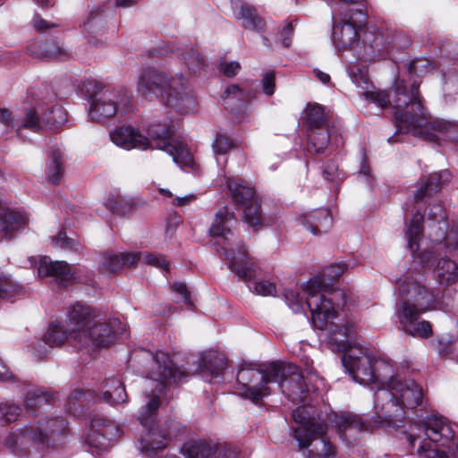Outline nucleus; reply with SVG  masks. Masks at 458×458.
<instances>
[{
    "label": "nucleus",
    "instance_id": "c85d7f7f",
    "mask_svg": "<svg viewBox=\"0 0 458 458\" xmlns=\"http://www.w3.org/2000/svg\"><path fill=\"white\" fill-rule=\"evenodd\" d=\"M429 425L424 421L422 425H418L411 429L408 436L410 446L419 458H429V437L428 429Z\"/></svg>",
    "mask_w": 458,
    "mask_h": 458
},
{
    "label": "nucleus",
    "instance_id": "bf43d9fd",
    "mask_svg": "<svg viewBox=\"0 0 458 458\" xmlns=\"http://www.w3.org/2000/svg\"><path fill=\"white\" fill-rule=\"evenodd\" d=\"M254 292L262 296H273L276 293V288L274 283L260 280L254 284Z\"/></svg>",
    "mask_w": 458,
    "mask_h": 458
},
{
    "label": "nucleus",
    "instance_id": "4c0bfd02",
    "mask_svg": "<svg viewBox=\"0 0 458 458\" xmlns=\"http://www.w3.org/2000/svg\"><path fill=\"white\" fill-rule=\"evenodd\" d=\"M243 208V221L255 230L266 225V218L263 216L258 197L253 201L242 206Z\"/></svg>",
    "mask_w": 458,
    "mask_h": 458
},
{
    "label": "nucleus",
    "instance_id": "f8f14e48",
    "mask_svg": "<svg viewBox=\"0 0 458 458\" xmlns=\"http://www.w3.org/2000/svg\"><path fill=\"white\" fill-rule=\"evenodd\" d=\"M448 420L431 411V458H458V441Z\"/></svg>",
    "mask_w": 458,
    "mask_h": 458
},
{
    "label": "nucleus",
    "instance_id": "6e6552de",
    "mask_svg": "<svg viewBox=\"0 0 458 458\" xmlns=\"http://www.w3.org/2000/svg\"><path fill=\"white\" fill-rule=\"evenodd\" d=\"M237 223L233 213L229 212L226 208L220 209L215 216L214 222L209 229L210 235L221 238L224 246L221 247V255L230 261V270L242 281H250L257 275L258 266L247 255L244 245H239L237 254L231 247L230 237L233 236L232 227Z\"/></svg>",
    "mask_w": 458,
    "mask_h": 458
},
{
    "label": "nucleus",
    "instance_id": "423d86ee",
    "mask_svg": "<svg viewBox=\"0 0 458 458\" xmlns=\"http://www.w3.org/2000/svg\"><path fill=\"white\" fill-rule=\"evenodd\" d=\"M423 392L414 380H399L391 389L379 388L374 394V422L391 425L394 420L404 417V409H414L421 404Z\"/></svg>",
    "mask_w": 458,
    "mask_h": 458
},
{
    "label": "nucleus",
    "instance_id": "aec40b11",
    "mask_svg": "<svg viewBox=\"0 0 458 458\" xmlns=\"http://www.w3.org/2000/svg\"><path fill=\"white\" fill-rule=\"evenodd\" d=\"M114 431H116V428L109 420L100 418L94 419L86 438L89 451L93 454H99L106 451L114 436Z\"/></svg>",
    "mask_w": 458,
    "mask_h": 458
},
{
    "label": "nucleus",
    "instance_id": "f704fd0d",
    "mask_svg": "<svg viewBox=\"0 0 458 458\" xmlns=\"http://www.w3.org/2000/svg\"><path fill=\"white\" fill-rule=\"evenodd\" d=\"M432 274L440 284H449L458 279V266L450 259H442L435 266Z\"/></svg>",
    "mask_w": 458,
    "mask_h": 458
},
{
    "label": "nucleus",
    "instance_id": "cd10ccee",
    "mask_svg": "<svg viewBox=\"0 0 458 458\" xmlns=\"http://www.w3.org/2000/svg\"><path fill=\"white\" fill-rule=\"evenodd\" d=\"M13 128L17 133L23 129L38 132L45 128L43 113H39L36 107H26L21 114L15 117Z\"/></svg>",
    "mask_w": 458,
    "mask_h": 458
},
{
    "label": "nucleus",
    "instance_id": "5fc2aeb1",
    "mask_svg": "<svg viewBox=\"0 0 458 458\" xmlns=\"http://www.w3.org/2000/svg\"><path fill=\"white\" fill-rule=\"evenodd\" d=\"M451 173L448 170H441L431 174V191H438L451 180Z\"/></svg>",
    "mask_w": 458,
    "mask_h": 458
},
{
    "label": "nucleus",
    "instance_id": "72a5a7b5",
    "mask_svg": "<svg viewBox=\"0 0 458 458\" xmlns=\"http://www.w3.org/2000/svg\"><path fill=\"white\" fill-rule=\"evenodd\" d=\"M64 173L63 154L59 148H53L48 154L46 165L47 180L52 184H59Z\"/></svg>",
    "mask_w": 458,
    "mask_h": 458
},
{
    "label": "nucleus",
    "instance_id": "bb28decb",
    "mask_svg": "<svg viewBox=\"0 0 458 458\" xmlns=\"http://www.w3.org/2000/svg\"><path fill=\"white\" fill-rule=\"evenodd\" d=\"M139 258V254H132V252H105L101 255L99 267L106 273H114L124 266L135 265Z\"/></svg>",
    "mask_w": 458,
    "mask_h": 458
},
{
    "label": "nucleus",
    "instance_id": "393cba45",
    "mask_svg": "<svg viewBox=\"0 0 458 458\" xmlns=\"http://www.w3.org/2000/svg\"><path fill=\"white\" fill-rule=\"evenodd\" d=\"M373 382L372 389L377 391L379 388L391 389L392 384L398 382L400 379L394 376V366L390 361L377 359L373 355Z\"/></svg>",
    "mask_w": 458,
    "mask_h": 458
},
{
    "label": "nucleus",
    "instance_id": "6e6d98bb",
    "mask_svg": "<svg viewBox=\"0 0 458 458\" xmlns=\"http://www.w3.org/2000/svg\"><path fill=\"white\" fill-rule=\"evenodd\" d=\"M217 67L219 72L226 77L235 76L241 69L240 64L231 59H219Z\"/></svg>",
    "mask_w": 458,
    "mask_h": 458
},
{
    "label": "nucleus",
    "instance_id": "412c9836",
    "mask_svg": "<svg viewBox=\"0 0 458 458\" xmlns=\"http://www.w3.org/2000/svg\"><path fill=\"white\" fill-rule=\"evenodd\" d=\"M38 274L41 277L50 276L64 287L79 280L77 270L64 261H53L48 257L40 259Z\"/></svg>",
    "mask_w": 458,
    "mask_h": 458
},
{
    "label": "nucleus",
    "instance_id": "c9c22d12",
    "mask_svg": "<svg viewBox=\"0 0 458 458\" xmlns=\"http://www.w3.org/2000/svg\"><path fill=\"white\" fill-rule=\"evenodd\" d=\"M458 137L457 129L454 124L436 119L431 121V143L437 142L439 144L440 140H454Z\"/></svg>",
    "mask_w": 458,
    "mask_h": 458
},
{
    "label": "nucleus",
    "instance_id": "8fccbe9b",
    "mask_svg": "<svg viewBox=\"0 0 458 458\" xmlns=\"http://www.w3.org/2000/svg\"><path fill=\"white\" fill-rule=\"evenodd\" d=\"M37 48L40 51V57H55L56 55H67L65 50L55 41L38 43Z\"/></svg>",
    "mask_w": 458,
    "mask_h": 458
},
{
    "label": "nucleus",
    "instance_id": "4be33fe9",
    "mask_svg": "<svg viewBox=\"0 0 458 458\" xmlns=\"http://www.w3.org/2000/svg\"><path fill=\"white\" fill-rule=\"evenodd\" d=\"M364 43L372 50L371 55H383V50L391 55L394 49L407 48L411 45V40L404 34L396 33L392 37L391 41L386 42L384 35L377 30H369L365 32ZM366 54L370 55L369 52Z\"/></svg>",
    "mask_w": 458,
    "mask_h": 458
},
{
    "label": "nucleus",
    "instance_id": "49530a36",
    "mask_svg": "<svg viewBox=\"0 0 458 458\" xmlns=\"http://www.w3.org/2000/svg\"><path fill=\"white\" fill-rule=\"evenodd\" d=\"M23 288L13 282L9 276L0 274V299H7L21 294Z\"/></svg>",
    "mask_w": 458,
    "mask_h": 458
},
{
    "label": "nucleus",
    "instance_id": "09e8293b",
    "mask_svg": "<svg viewBox=\"0 0 458 458\" xmlns=\"http://www.w3.org/2000/svg\"><path fill=\"white\" fill-rule=\"evenodd\" d=\"M107 208L115 214L124 215L131 207V200L125 199L121 195H113L106 200Z\"/></svg>",
    "mask_w": 458,
    "mask_h": 458
},
{
    "label": "nucleus",
    "instance_id": "37998d69",
    "mask_svg": "<svg viewBox=\"0 0 458 458\" xmlns=\"http://www.w3.org/2000/svg\"><path fill=\"white\" fill-rule=\"evenodd\" d=\"M309 139L317 152H323L330 140V132L327 126L322 129L310 130Z\"/></svg>",
    "mask_w": 458,
    "mask_h": 458
},
{
    "label": "nucleus",
    "instance_id": "c756f323",
    "mask_svg": "<svg viewBox=\"0 0 458 458\" xmlns=\"http://www.w3.org/2000/svg\"><path fill=\"white\" fill-rule=\"evenodd\" d=\"M216 444L208 441L191 440L182 445L181 454L185 458H215Z\"/></svg>",
    "mask_w": 458,
    "mask_h": 458
},
{
    "label": "nucleus",
    "instance_id": "0e129e2a",
    "mask_svg": "<svg viewBox=\"0 0 458 458\" xmlns=\"http://www.w3.org/2000/svg\"><path fill=\"white\" fill-rule=\"evenodd\" d=\"M323 176L329 182H335L340 179V172L336 164L333 161L327 163L323 168Z\"/></svg>",
    "mask_w": 458,
    "mask_h": 458
},
{
    "label": "nucleus",
    "instance_id": "e433bc0d",
    "mask_svg": "<svg viewBox=\"0 0 458 458\" xmlns=\"http://www.w3.org/2000/svg\"><path fill=\"white\" fill-rule=\"evenodd\" d=\"M333 421L340 430V434L352 429L358 431L368 429V425L360 416L349 412L335 413Z\"/></svg>",
    "mask_w": 458,
    "mask_h": 458
},
{
    "label": "nucleus",
    "instance_id": "4468645a",
    "mask_svg": "<svg viewBox=\"0 0 458 458\" xmlns=\"http://www.w3.org/2000/svg\"><path fill=\"white\" fill-rule=\"evenodd\" d=\"M159 102L181 114L191 111L195 100L187 79L182 74L171 75Z\"/></svg>",
    "mask_w": 458,
    "mask_h": 458
},
{
    "label": "nucleus",
    "instance_id": "5701e85b",
    "mask_svg": "<svg viewBox=\"0 0 458 458\" xmlns=\"http://www.w3.org/2000/svg\"><path fill=\"white\" fill-rule=\"evenodd\" d=\"M231 7L236 20L242 21V26L246 30L261 31L265 27V21L260 17L256 8L242 0H232Z\"/></svg>",
    "mask_w": 458,
    "mask_h": 458
},
{
    "label": "nucleus",
    "instance_id": "9d476101",
    "mask_svg": "<svg viewBox=\"0 0 458 458\" xmlns=\"http://www.w3.org/2000/svg\"><path fill=\"white\" fill-rule=\"evenodd\" d=\"M303 409L293 411L294 420L299 426L293 430V437L298 442L300 449H305L312 445L306 458H329L335 454V447L326 438L327 425L324 420H310L302 416Z\"/></svg>",
    "mask_w": 458,
    "mask_h": 458
},
{
    "label": "nucleus",
    "instance_id": "ea45409f",
    "mask_svg": "<svg viewBox=\"0 0 458 458\" xmlns=\"http://www.w3.org/2000/svg\"><path fill=\"white\" fill-rule=\"evenodd\" d=\"M226 368V359L224 355L209 357L204 361L203 373L210 376V381L216 383L223 382L222 375Z\"/></svg>",
    "mask_w": 458,
    "mask_h": 458
},
{
    "label": "nucleus",
    "instance_id": "f3484780",
    "mask_svg": "<svg viewBox=\"0 0 458 458\" xmlns=\"http://www.w3.org/2000/svg\"><path fill=\"white\" fill-rule=\"evenodd\" d=\"M335 307L337 306L333 305L334 315L327 319L326 327L320 328L313 323L312 326L318 330L327 331L326 341L332 351L346 353L351 348L358 346H352L350 343V338L356 333L358 325L352 319H347L341 324L335 323L334 319L337 318Z\"/></svg>",
    "mask_w": 458,
    "mask_h": 458
},
{
    "label": "nucleus",
    "instance_id": "de8ad7c7",
    "mask_svg": "<svg viewBox=\"0 0 458 458\" xmlns=\"http://www.w3.org/2000/svg\"><path fill=\"white\" fill-rule=\"evenodd\" d=\"M21 413V408L13 403H0V426L15 421Z\"/></svg>",
    "mask_w": 458,
    "mask_h": 458
},
{
    "label": "nucleus",
    "instance_id": "3c124183",
    "mask_svg": "<svg viewBox=\"0 0 458 458\" xmlns=\"http://www.w3.org/2000/svg\"><path fill=\"white\" fill-rule=\"evenodd\" d=\"M132 254L140 255L138 262L142 261L145 264L155 266L163 270L168 269V262L159 255L148 252H132Z\"/></svg>",
    "mask_w": 458,
    "mask_h": 458
},
{
    "label": "nucleus",
    "instance_id": "4d7b16f0",
    "mask_svg": "<svg viewBox=\"0 0 458 458\" xmlns=\"http://www.w3.org/2000/svg\"><path fill=\"white\" fill-rule=\"evenodd\" d=\"M262 91L267 96H272L276 89V74L274 71L265 72L261 78Z\"/></svg>",
    "mask_w": 458,
    "mask_h": 458
},
{
    "label": "nucleus",
    "instance_id": "a19ab883",
    "mask_svg": "<svg viewBox=\"0 0 458 458\" xmlns=\"http://www.w3.org/2000/svg\"><path fill=\"white\" fill-rule=\"evenodd\" d=\"M54 400L55 395L53 394H49L40 388H33L28 391L25 403L28 410L34 411L35 407L40 406L43 403H52Z\"/></svg>",
    "mask_w": 458,
    "mask_h": 458
},
{
    "label": "nucleus",
    "instance_id": "9b49d317",
    "mask_svg": "<svg viewBox=\"0 0 458 458\" xmlns=\"http://www.w3.org/2000/svg\"><path fill=\"white\" fill-rule=\"evenodd\" d=\"M64 430V420L51 419L37 424L25 426L23 428L11 432L4 440V446L16 455L25 452L29 443L50 445V437Z\"/></svg>",
    "mask_w": 458,
    "mask_h": 458
},
{
    "label": "nucleus",
    "instance_id": "7ed1b4c3",
    "mask_svg": "<svg viewBox=\"0 0 458 458\" xmlns=\"http://www.w3.org/2000/svg\"><path fill=\"white\" fill-rule=\"evenodd\" d=\"M120 321L116 318L107 322L97 319L93 309L83 304L71 306L66 314V325L59 322L52 323L43 335L44 344L48 347L61 345L72 342L80 347H107L113 344L116 335V326Z\"/></svg>",
    "mask_w": 458,
    "mask_h": 458
},
{
    "label": "nucleus",
    "instance_id": "79ce46f5",
    "mask_svg": "<svg viewBox=\"0 0 458 458\" xmlns=\"http://www.w3.org/2000/svg\"><path fill=\"white\" fill-rule=\"evenodd\" d=\"M111 89L94 79L85 80L81 85V94L91 102L101 95H105Z\"/></svg>",
    "mask_w": 458,
    "mask_h": 458
},
{
    "label": "nucleus",
    "instance_id": "69168bd1",
    "mask_svg": "<svg viewBox=\"0 0 458 458\" xmlns=\"http://www.w3.org/2000/svg\"><path fill=\"white\" fill-rule=\"evenodd\" d=\"M51 349L52 347H48V344H44L43 337L31 345V352L38 358L47 356Z\"/></svg>",
    "mask_w": 458,
    "mask_h": 458
},
{
    "label": "nucleus",
    "instance_id": "052dcab7",
    "mask_svg": "<svg viewBox=\"0 0 458 458\" xmlns=\"http://www.w3.org/2000/svg\"><path fill=\"white\" fill-rule=\"evenodd\" d=\"M294 21L286 23L278 32V39L284 47H289L294 30Z\"/></svg>",
    "mask_w": 458,
    "mask_h": 458
},
{
    "label": "nucleus",
    "instance_id": "f03ea898",
    "mask_svg": "<svg viewBox=\"0 0 458 458\" xmlns=\"http://www.w3.org/2000/svg\"><path fill=\"white\" fill-rule=\"evenodd\" d=\"M305 377L293 364L274 361L264 369L254 364L243 365L238 371L237 382L240 395L257 402L270 394L269 383H277L282 393L294 403H304L310 391L316 390L317 386L310 383L311 377Z\"/></svg>",
    "mask_w": 458,
    "mask_h": 458
},
{
    "label": "nucleus",
    "instance_id": "473e14b6",
    "mask_svg": "<svg viewBox=\"0 0 458 458\" xmlns=\"http://www.w3.org/2000/svg\"><path fill=\"white\" fill-rule=\"evenodd\" d=\"M103 401L117 405L127 402L128 396L123 383L116 378H108L103 386Z\"/></svg>",
    "mask_w": 458,
    "mask_h": 458
},
{
    "label": "nucleus",
    "instance_id": "c03bdc74",
    "mask_svg": "<svg viewBox=\"0 0 458 458\" xmlns=\"http://www.w3.org/2000/svg\"><path fill=\"white\" fill-rule=\"evenodd\" d=\"M352 81L359 87L367 88L369 83L368 67L361 64H354L347 68Z\"/></svg>",
    "mask_w": 458,
    "mask_h": 458
},
{
    "label": "nucleus",
    "instance_id": "a211bd4d",
    "mask_svg": "<svg viewBox=\"0 0 458 458\" xmlns=\"http://www.w3.org/2000/svg\"><path fill=\"white\" fill-rule=\"evenodd\" d=\"M129 103L130 98L126 93L111 89L90 102L89 117L92 121L101 122L113 117L119 110L125 111Z\"/></svg>",
    "mask_w": 458,
    "mask_h": 458
},
{
    "label": "nucleus",
    "instance_id": "13d9d810",
    "mask_svg": "<svg viewBox=\"0 0 458 458\" xmlns=\"http://www.w3.org/2000/svg\"><path fill=\"white\" fill-rule=\"evenodd\" d=\"M212 147L215 154L224 155L233 148V142L226 136L219 134L215 139Z\"/></svg>",
    "mask_w": 458,
    "mask_h": 458
},
{
    "label": "nucleus",
    "instance_id": "39448f33",
    "mask_svg": "<svg viewBox=\"0 0 458 458\" xmlns=\"http://www.w3.org/2000/svg\"><path fill=\"white\" fill-rule=\"evenodd\" d=\"M346 268L347 266L343 263L332 264L324 267L318 276L302 285L306 294L305 302L310 311L311 323L316 327H326L327 319L334 315L333 305L340 306L338 300H344V293L332 289L330 284L338 279ZM342 304H344V301Z\"/></svg>",
    "mask_w": 458,
    "mask_h": 458
},
{
    "label": "nucleus",
    "instance_id": "a878e982",
    "mask_svg": "<svg viewBox=\"0 0 458 458\" xmlns=\"http://www.w3.org/2000/svg\"><path fill=\"white\" fill-rule=\"evenodd\" d=\"M300 221L314 235L327 233L333 223L332 216L327 209H318L302 215Z\"/></svg>",
    "mask_w": 458,
    "mask_h": 458
},
{
    "label": "nucleus",
    "instance_id": "338daca9",
    "mask_svg": "<svg viewBox=\"0 0 458 458\" xmlns=\"http://www.w3.org/2000/svg\"><path fill=\"white\" fill-rule=\"evenodd\" d=\"M53 242L56 246L61 248H71L75 249L77 242L72 239H70L66 236V234L63 232H60L54 239Z\"/></svg>",
    "mask_w": 458,
    "mask_h": 458
},
{
    "label": "nucleus",
    "instance_id": "6ab92c4d",
    "mask_svg": "<svg viewBox=\"0 0 458 458\" xmlns=\"http://www.w3.org/2000/svg\"><path fill=\"white\" fill-rule=\"evenodd\" d=\"M170 77L171 75L156 68H145L139 75L137 91L145 98L153 96L159 101Z\"/></svg>",
    "mask_w": 458,
    "mask_h": 458
},
{
    "label": "nucleus",
    "instance_id": "a18cd8bd",
    "mask_svg": "<svg viewBox=\"0 0 458 458\" xmlns=\"http://www.w3.org/2000/svg\"><path fill=\"white\" fill-rule=\"evenodd\" d=\"M44 123L45 127L50 128H57L65 123L67 119V114L65 110L60 106H54L49 110L48 113H44Z\"/></svg>",
    "mask_w": 458,
    "mask_h": 458
},
{
    "label": "nucleus",
    "instance_id": "7c9ffc66",
    "mask_svg": "<svg viewBox=\"0 0 458 458\" xmlns=\"http://www.w3.org/2000/svg\"><path fill=\"white\" fill-rule=\"evenodd\" d=\"M227 186L233 199L241 206L253 201L257 197L254 189L241 178H228Z\"/></svg>",
    "mask_w": 458,
    "mask_h": 458
},
{
    "label": "nucleus",
    "instance_id": "0eeeda50",
    "mask_svg": "<svg viewBox=\"0 0 458 458\" xmlns=\"http://www.w3.org/2000/svg\"><path fill=\"white\" fill-rule=\"evenodd\" d=\"M399 132L411 133L415 137L428 140V120L422 113L418 86L413 82L408 87L403 81L395 82L393 96Z\"/></svg>",
    "mask_w": 458,
    "mask_h": 458
},
{
    "label": "nucleus",
    "instance_id": "e2e57ef3",
    "mask_svg": "<svg viewBox=\"0 0 458 458\" xmlns=\"http://www.w3.org/2000/svg\"><path fill=\"white\" fill-rule=\"evenodd\" d=\"M237 450L227 445L216 444V450L215 452V458H237Z\"/></svg>",
    "mask_w": 458,
    "mask_h": 458
},
{
    "label": "nucleus",
    "instance_id": "1a4fd4ad",
    "mask_svg": "<svg viewBox=\"0 0 458 458\" xmlns=\"http://www.w3.org/2000/svg\"><path fill=\"white\" fill-rule=\"evenodd\" d=\"M399 293L403 301L398 318L404 330L413 336L428 338L429 323L420 318L429 310V292L418 281L409 278L400 284Z\"/></svg>",
    "mask_w": 458,
    "mask_h": 458
},
{
    "label": "nucleus",
    "instance_id": "774afa93",
    "mask_svg": "<svg viewBox=\"0 0 458 458\" xmlns=\"http://www.w3.org/2000/svg\"><path fill=\"white\" fill-rule=\"evenodd\" d=\"M173 289L175 293H177L178 294H180L182 296V301L185 303V304H189L191 305V298H190V293L187 290V287H186V284H183V283H174V285H173Z\"/></svg>",
    "mask_w": 458,
    "mask_h": 458
},
{
    "label": "nucleus",
    "instance_id": "dca6fc26",
    "mask_svg": "<svg viewBox=\"0 0 458 458\" xmlns=\"http://www.w3.org/2000/svg\"><path fill=\"white\" fill-rule=\"evenodd\" d=\"M441 245L448 253H458V226H450L445 209L440 205L431 208V242Z\"/></svg>",
    "mask_w": 458,
    "mask_h": 458
},
{
    "label": "nucleus",
    "instance_id": "603ef678",
    "mask_svg": "<svg viewBox=\"0 0 458 458\" xmlns=\"http://www.w3.org/2000/svg\"><path fill=\"white\" fill-rule=\"evenodd\" d=\"M364 97L381 108H386L391 104L390 96L381 90H367L364 92Z\"/></svg>",
    "mask_w": 458,
    "mask_h": 458
},
{
    "label": "nucleus",
    "instance_id": "ddd939ff",
    "mask_svg": "<svg viewBox=\"0 0 458 458\" xmlns=\"http://www.w3.org/2000/svg\"><path fill=\"white\" fill-rule=\"evenodd\" d=\"M339 14L344 21L333 26V42L338 49H352L359 40L356 24H361L366 21L365 9L349 8Z\"/></svg>",
    "mask_w": 458,
    "mask_h": 458
},
{
    "label": "nucleus",
    "instance_id": "2f4dec72",
    "mask_svg": "<svg viewBox=\"0 0 458 458\" xmlns=\"http://www.w3.org/2000/svg\"><path fill=\"white\" fill-rule=\"evenodd\" d=\"M252 98L254 93L250 89L236 84L227 87L223 95L225 107L232 112Z\"/></svg>",
    "mask_w": 458,
    "mask_h": 458
},
{
    "label": "nucleus",
    "instance_id": "680f3d73",
    "mask_svg": "<svg viewBox=\"0 0 458 458\" xmlns=\"http://www.w3.org/2000/svg\"><path fill=\"white\" fill-rule=\"evenodd\" d=\"M285 300L289 307L294 311L299 312L302 309V297L293 290H286L284 293Z\"/></svg>",
    "mask_w": 458,
    "mask_h": 458
},
{
    "label": "nucleus",
    "instance_id": "2eb2a0df",
    "mask_svg": "<svg viewBox=\"0 0 458 458\" xmlns=\"http://www.w3.org/2000/svg\"><path fill=\"white\" fill-rule=\"evenodd\" d=\"M342 363L354 381L363 385L373 382V354L368 348H351L343 354Z\"/></svg>",
    "mask_w": 458,
    "mask_h": 458
},
{
    "label": "nucleus",
    "instance_id": "f257e3e1",
    "mask_svg": "<svg viewBox=\"0 0 458 458\" xmlns=\"http://www.w3.org/2000/svg\"><path fill=\"white\" fill-rule=\"evenodd\" d=\"M136 358L152 364L151 370L145 380L146 403L139 415L140 423L144 428L139 449L141 453L148 454L150 458H180L171 454L164 457L155 456L157 452L166 448L169 437V434L159 428L157 418L160 406L159 397L165 386L182 382L188 374L177 368L169 356L162 352L153 353L140 350L135 353Z\"/></svg>",
    "mask_w": 458,
    "mask_h": 458
},
{
    "label": "nucleus",
    "instance_id": "20e7f679",
    "mask_svg": "<svg viewBox=\"0 0 458 458\" xmlns=\"http://www.w3.org/2000/svg\"><path fill=\"white\" fill-rule=\"evenodd\" d=\"M148 138L131 126H121L110 132L112 142L125 149L148 148L161 149L169 154L173 160L185 166L193 165V158L185 146L171 139L173 131L166 123H153L148 127Z\"/></svg>",
    "mask_w": 458,
    "mask_h": 458
},
{
    "label": "nucleus",
    "instance_id": "b1692460",
    "mask_svg": "<svg viewBox=\"0 0 458 458\" xmlns=\"http://www.w3.org/2000/svg\"><path fill=\"white\" fill-rule=\"evenodd\" d=\"M423 215L419 211L411 218L408 226L406 235L408 238V246L415 259L423 266L427 267L429 262V254L427 250L420 252V240L422 233Z\"/></svg>",
    "mask_w": 458,
    "mask_h": 458
},
{
    "label": "nucleus",
    "instance_id": "864d4df0",
    "mask_svg": "<svg viewBox=\"0 0 458 458\" xmlns=\"http://www.w3.org/2000/svg\"><path fill=\"white\" fill-rule=\"evenodd\" d=\"M158 49H159V52L157 55L160 56L167 55H174L176 56L182 55V57H191V58L199 57V54L193 48H191L190 52L187 53L188 56H186V54L182 52L181 47H174V46H171V45L162 44L158 47Z\"/></svg>",
    "mask_w": 458,
    "mask_h": 458
},
{
    "label": "nucleus",
    "instance_id": "58836bf2",
    "mask_svg": "<svg viewBox=\"0 0 458 458\" xmlns=\"http://www.w3.org/2000/svg\"><path fill=\"white\" fill-rule=\"evenodd\" d=\"M305 123L310 130L322 129L327 126V117L324 107L318 104H309L305 110Z\"/></svg>",
    "mask_w": 458,
    "mask_h": 458
}]
</instances>
